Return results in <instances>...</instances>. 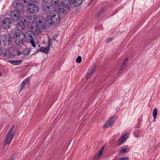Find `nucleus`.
Listing matches in <instances>:
<instances>
[{"instance_id": "nucleus-1", "label": "nucleus", "mask_w": 160, "mask_h": 160, "mask_svg": "<svg viewBox=\"0 0 160 160\" xmlns=\"http://www.w3.org/2000/svg\"><path fill=\"white\" fill-rule=\"evenodd\" d=\"M72 0H62V5L57 7L59 12L62 13L67 12L70 9V5L72 4Z\"/></svg>"}, {"instance_id": "nucleus-2", "label": "nucleus", "mask_w": 160, "mask_h": 160, "mask_svg": "<svg viewBox=\"0 0 160 160\" xmlns=\"http://www.w3.org/2000/svg\"><path fill=\"white\" fill-rule=\"evenodd\" d=\"M34 35L35 33L33 31L31 30L27 31L24 34L25 38L26 41L30 43L33 47H36V44L34 41V37H33V36H34Z\"/></svg>"}, {"instance_id": "nucleus-3", "label": "nucleus", "mask_w": 160, "mask_h": 160, "mask_svg": "<svg viewBox=\"0 0 160 160\" xmlns=\"http://www.w3.org/2000/svg\"><path fill=\"white\" fill-rule=\"evenodd\" d=\"M9 16L13 22H18L21 17L20 12L16 10H12L10 13Z\"/></svg>"}, {"instance_id": "nucleus-4", "label": "nucleus", "mask_w": 160, "mask_h": 160, "mask_svg": "<svg viewBox=\"0 0 160 160\" xmlns=\"http://www.w3.org/2000/svg\"><path fill=\"white\" fill-rule=\"evenodd\" d=\"M14 38H16V39L18 40V44H22L24 42L25 36L24 33L22 31L15 32H14Z\"/></svg>"}, {"instance_id": "nucleus-5", "label": "nucleus", "mask_w": 160, "mask_h": 160, "mask_svg": "<svg viewBox=\"0 0 160 160\" xmlns=\"http://www.w3.org/2000/svg\"><path fill=\"white\" fill-rule=\"evenodd\" d=\"M14 127V126H13L12 128L9 130L7 135L6 136L4 142L5 145H8L11 143L12 140V138L14 137L13 131Z\"/></svg>"}, {"instance_id": "nucleus-6", "label": "nucleus", "mask_w": 160, "mask_h": 160, "mask_svg": "<svg viewBox=\"0 0 160 160\" xmlns=\"http://www.w3.org/2000/svg\"><path fill=\"white\" fill-rule=\"evenodd\" d=\"M12 21L10 18H4L1 22V24L4 29H8L10 28L12 25Z\"/></svg>"}, {"instance_id": "nucleus-7", "label": "nucleus", "mask_w": 160, "mask_h": 160, "mask_svg": "<svg viewBox=\"0 0 160 160\" xmlns=\"http://www.w3.org/2000/svg\"><path fill=\"white\" fill-rule=\"evenodd\" d=\"M34 4L29 3L26 7L27 11L30 12L34 13L37 12L39 8L38 7Z\"/></svg>"}, {"instance_id": "nucleus-8", "label": "nucleus", "mask_w": 160, "mask_h": 160, "mask_svg": "<svg viewBox=\"0 0 160 160\" xmlns=\"http://www.w3.org/2000/svg\"><path fill=\"white\" fill-rule=\"evenodd\" d=\"M60 16L57 15L56 17H52L51 19H49V20H45L47 22V23L50 25H56L59 23L60 22Z\"/></svg>"}, {"instance_id": "nucleus-9", "label": "nucleus", "mask_w": 160, "mask_h": 160, "mask_svg": "<svg viewBox=\"0 0 160 160\" xmlns=\"http://www.w3.org/2000/svg\"><path fill=\"white\" fill-rule=\"evenodd\" d=\"M42 7L43 11L46 13H49L53 9L52 5L48 2H44L42 4Z\"/></svg>"}, {"instance_id": "nucleus-10", "label": "nucleus", "mask_w": 160, "mask_h": 160, "mask_svg": "<svg viewBox=\"0 0 160 160\" xmlns=\"http://www.w3.org/2000/svg\"><path fill=\"white\" fill-rule=\"evenodd\" d=\"M0 55L7 60L9 59L12 56V54L10 51L7 49L4 50L3 51L2 50V53Z\"/></svg>"}, {"instance_id": "nucleus-11", "label": "nucleus", "mask_w": 160, "mask_h": 160, "mask_svg": "<svg viewBox=\"0 0 160 160\" xmlns=\"http://www.w3.org/2000/svg\"><path fill=\"white\" fill-rule=\"evenodd\" d=\"M59 12V11H58L56 9H53V10L49 12V15L46 17L45 20L51 19V18H52V17L53 18V17H56V15L57 16H57H60Z\"/></svg>"}, {"instance_id": "nucleus-12", "label": "nucleus", "mask_w": 160, "mask_h": 160, "mask_svg": "<svg viewBox=\"0 0 160 160\" xmlns=\"http://www.w3.org/2000/svg\"><path fill=\"white\" fill-rule=\"evenodd\" d=\"M26 20H24V21H20L18 22L16 24L17 29L19 31H20L24 30L26 27Z\"/></svg>"}, {"instance_id": "nucleus-13", "label": "nucleus", "mask_w": 160, "mask_h": 160, "mask_svg": "<svg viewBox=\"0 0 160 160\" xmlns=\"http://www.w3.org/2000/svg\"><path fill=\"white\" fill-rule=\"evenodd\" d=\"M127 61L128 58H126L119 68L117 72L118 75L119 76L122 73L123 69L127 65Z\"/></svg>"}, {"instance_id": "nucleus-14", "label": "nucleus", "mask_w": 160, "mask_h": 160, "mask_svg": "<svg viewBox=\"0 0 160 160\" xmlns=\"http://www.w3.org/2000/svg\"><path fill=\"white\" fill-rule=\"evenodd\" d=\"M46 23H47V22L45 21V19L44 21H39L37 23L36 26L38 27L39 29H44L46 26Z\"/></svg>"}, {"instance_id": "nucleus-15", "label": "nucleus", "mask_w": 160, "mask_h": 160, "mask_svg": "<svg viewBox=\"0 0 160 160\" xmlns=\"http://www.w3.org/2000/svg\"><path fill=\"white\" fill-rule=\"evenodd\" d=\"M24 7L23 4L21 2H18L16 3L15 6L16 9L19 11L20 12L23 9Z\"/></svg>"}, {"instance_id": "nucleus-16", "label": "nucleus", "mask_w": 160, "mask_h": 160, "mask_svg": "<svg viewBox=\"0 0 160 160\" xmlns=\"http://www.w3.org/2000/svg\"><path fill=\"white\" fill-rule=\"evenodd\" d=\"M37 18V15L33 13L30 17H28L27 19L29 21L31 20V22L34 23L36 21Z\"/></svg>"}, {"instance_id": "nucleus-17", "label": "nucleus", "mask_w": 160, "mask_h": 160, "mask_svg": "<svg viewBox=\"0 0 160 160\" xmlns=\"http://www.w3.org/2000/svg\"><path fill=\"white\" fill-rule=\"evenodd\" d=\"M114 124V121H111L109 120L106 122L104 125L103 126V128H106L112 127Z\"/></svg>"}, {"instance_id": "nucleus-18", "label": "nucleus", "mask_w": 160, "mask_h": 160, "mask_svg": "<svg viewBox=\"0 0 160 160\" xmlns=\"http://www.w3.org/2000/svg\"><path fill=\"white\" fill-rule=\"evenodd\" d=\"M104 147H103L101 150L99 152L97 155L94 157V160H98L99 158L101 157L103 153V151L104 150Z\"/></svg>"}, {"instance_id": "nucleus-19", "label": "nucleus", "mask_w": 160, "mask_h": 160, "mask_svg": "<svg viewBox=\"0 0 160 160\" xmlns=\"http://www.w3.org/2000/svg\"><path fill=\"white\" fill-rule=\"evenodd\" d=\"M127 137V135L126 134H124L120 139L118 144V146H119L123 143L126 139Z\"/></svg>"}, {"instance_id": "nucleus-20", "label": "nucleus", "mask_w": 160, "mask_h": 160, "mask_svg": "<svg viewBox=\"0 0 160 160\" xmlns=\"http://www.w3.org/2000/svg\"><path fill=\"white\" fill-rule=\"evenodd\" d=\"M9 62H10L12 65H18L20 64L22 62V60H9Z\"/></svg>"}, {"instance_id": "nucleus-21", "label": "nucleus", "mask_w": 160, "mask_h": 160, "mask_svg": "<svg viewBox=\"0 0 160 160\" xmlns=\"http://www.w3.org/2000/svg\"><path fill=\"white\" fill-rule=\"evenodd\" d=\"M95 70V67L94 66H92L91 67L89 71L88 72L87 75L86 76V78L87 79H88L89 77H90V75H91L92 73H93L94 72Z\"/></svg>"}, {"instance_id": "nucleus-22", "label": "nucleus", "mask_w": 160, "mask_h": 160, "mask_svg": "<svg viewBox=\"0 0 160 160\" xmlns=\"http://www.w3.org/2000/svg\"><path fill=\"white\" fill-rule=\"evenodd\" d=\"M82 0H72V4H73L76 7L80 6L82 3Z\"/></svg>"}, {"instance_id": "nucleus-23", "label": "nucleus", "mask_w": 160, "mask_h": 160, "mask_svg": "<svg viewBox=\"0 0 160 160\" xmlns=\"http://www.w3.org/2000/svg\"><path fill=\"white\" fill-rule=\"evenodd\" d=\"M31 51V49L30 48H26L22 52V54L25 55H28L30 53Z\"/></svg>"}, {"instance_id": "nucleus-24", "label": "nucleus", "mask_w": 160, "mask_h": 160, "mask_svg": "<svg viewBox=\"0 0 160 160\" xmlns=\"http://www.w3.org/2000/svg\"><path fill=\"white\" fill-rule=\"evenodd\" d=\"M27 81H23L21 84L20 85V89L19 90V93H20L23 88L25 86L26 84L27 83Z\"/></svg>"}, {"instance_id": "nucleus-25", "label": "nucleus", "mask_w": 160, "mask_h": 160, "mask_svg": "<svg viewBox=\"0 0 160 160\" xmlns=\"http://www.w3.org/2000/svg\"><path fill=\"white\" fill-rule=\"evenodd\" d=\"M22 1L24 2L29 4V3H37L38 2V0H22Z\"/></svg>"}, {"instance_id": "nucleus-26", "label": "nucleus", "mask_w": 160, "mask_h": 160, "mask_svg": "<svg viewBox=\"0 0 160 160\" xmlns=\"http://www.w3.org/2000/svg\"><path fill=\"white\" fill-rule=\"evenodd\" d=\"M129 151V149L128 148H122L120 149L119 151L118 152L120 153H122L125 152H127Z\"/></svg>"}, {"instance_id": "nucleus-27", "label": "nucleus", "mask_w": 160, "mask_h": 160, "mask_svg": "<svg viewBox=\"0 0 160 160\" xmlns=\"http://www.w3.org/2000/svg\"><path fill=\"white\" fill-rule=\"evenodd\" d=\"M52 4L54 6L58 5V7L60 6L59 5L60 0H50Z\"/></svg>"}, {"instance_id": "nucleus-28", "label": "nucleus", "mask_w": 160, "mask_h": 160, "mask_svg": "<svg viewBox=\"0 0 160 160\" xmlns=\"http://www.w3.org/2000/svg\"><path fill=\"white\" fill-rule=\"evenodd\" d=\"M158 114V109L155 108L153 111L152 115L154 120H156Z\"/></svg>"}, {"instance_id": "nucleus-29", "label": "nucleus", "mask_w": 160, "mask_h": 160, "mask_svg": "<svg viewBox=\"0 0 160 160\" xmlns=\"http://www.w3.org/2000/svg\"><path fill=\"white\" fill-rule=\"evenodd\" d=\"M133 135L137 138L139 137L140 135V131L138 129H135L133 132Z\"/></svg>"}, {"instance_id": "nucleus-30", "label": "nucleus", "mask_w": 160, "mask_h": 160, "mask_svg": "<svg viewBox=\"0 0 160 160\" xmlns=\"http://www.w3.org/2000/svg\"><path fill=\"white\" fill-rule=\"evenodd\" d=\"M38 51H41L42 52L46 54L48 53H49V52H47V50L46 48L44 47H41L40 48V50H38L37 52Z\"/></svg>"}, {"instance_id": "nucleus-31", "label": "nucleus", "mask_w": 160, "mask_h": 160, "mask_svg": "<svg viewBox=\"0 0 160 160\" xmlns=\"http://www.w3.org/2000/svg\"><path fill=\"white\" fill-rule=\"evenodd\" d=\"M76 62L79 63H80L82 62V57L80 56H78L76 58Z\"/></svg>"}, {"instance_id": "nucleus-32", "label": "nucleus", "mask_w": 160, "mask_h": 160, "mask_svg": "<svg viewBox=\"0 0 160 160\" xmlns=\"http://www.w3.org/2000/svg\"><path fill=\"white\" fill-rule=\"evenodd\" d=\"M116 117L117 116L115 115H113L109 119V120H110L111 121H114V122L115 120L116 119Z\"/></svg>"}, {"instance_id": "nucleus-33", "label": "nucleus", "mask_w": 160, "mask_h": 160, "mask_svg": "<svg viewBox=\"0 0 160 160\" xmlns=\"http://www.w3.org/2000/svg\"><path fill=\"white\" fill-rule=\"evenodd\" d=\"M118 160H128V157L124 156L120 158Z\"/></svg>"}, {"instance_id": "nucleus-34", "label": "nucleus", "mask_w": 160, "mask_h": 160, "mask_svg": "<svg viewBox=\"0 0 160 160\" xmlns=\"http://www.w3.org/2000/svg\"><path fill=\"white\" fill-rule=\"evenodd\" d=\"M106 9V8L105 7L102 8L100 9V10L99 12L101 14L105 11Z\"/></svg>"}, {"instance_id": "nucleus-35", "label": "nucleus", "mask_w": 160, "mask_h": 160, "mask_svg": "<svg viewBox=\"0 0 160 160\" xmlns=\"http://www.w3.org/2000/svg\"><path fill=\"white\" fill-rule=\"evenodd\" d=\"M113 39V38H108L106 41V42L107 43L111 41Z\"/></svg>"}, {"instance_id": "nucleus-36", "label": "nucleus", "mask_w": 160, "mask_h": 160, "mask_svg": "<svg viewBox=\"0 0 160 160\" xmlns=\"http://www.w3.org/2000/svg\"><path fill=\"white\" fill-rule=\"evenodd\" d=\"M50 46H49L48 45V46L47 48H46L47 49V52H49V50L50 49Z\"/></svg>"}, {"instance_id": "nucleus-37", "label": "nucleus", "mask_w": 160, "mask_h": 160, "mask_svg": "<svg viewBox=\"0 0 160 160\" xmlns=\"http://www.w3.org/2000/svg\"><path fill=\"white\" fill-rule=\"evenodd\" d=\"M101 14V13L99 12H98L96 14V17H98Z\"/></svg>"}, {"instance_id": "nucleus-38", "label": "nucleus", "mask_w": 160, "mask_h": 160, "mask_svg": "<svg viewBox=\"0 0 160 160\" xmlns=\"http://www.w3.org/2000/svg\"><path fill=\"white\" fill-rule=\"evenodd\" d=\"M142 120V119L141 117H140V118L138 120V121L140 123L141 122Z\"/></svg>"}, {"instance_id": "nucleus-39", "label": "nucleus", "mask_w": 160, "mask_h": 160, "mask_svg": "<svg viewBox=\"0 0 160 160\" xmlns=\"http://www.w3.org/2000/svg\"><path fill=\"white\" fill-rule=\"evenodd\" d=\"M17 52V54L18 55H20L21 54V53L22 54V52H20L19 51H18V52Z\"/></svg>"}, {"instance_id": "nucleus-40", "label": "nucleus", "mask_w": 160, "mask_h": 160, "mask_svg": "<svg viewBox=\"0 0 160 160\" xmlns=\"http://www.w3.org/2000/svg\"><path fill=\"white\" fill-rule=\"evenodd\" d=\"M51 41L50 38H48V43H50V42H51Z\"/></svg>"}, {"instance_id": "nucleus-41", "label": "nucleus", "mask_w": 160, "mask_h": 160, "mask_svg": "<svg viewBox=\"0 0 160 160\" xmlns=\"http://www.w3.org/2000/svg\"><path fill=\"white\" fill-rule=\"evenodd\" d=\"M52 43H51V42H50V43H49V44H48V45L50 47H52Z\"/></svg>"}, {"instance_id": "nucleus-42", "label": "nucleus", "mask_w": 160, "mask_h": 160, "mask_svg": "<svg viewBox=\"0 0 160 160\" xmlns=\"http://www.w3.org/2000/svg\"><path fill=\"white\" fill-rule=\"evenodd\" d=\"M30 79L29 78V77H28L27 78H26L24 80H30Z\"/></svg>"}, {"instance_id": "nucleus-43", "label": "nucleus", "mask_w": 160, "mask_h": 160, "mask_svg": "<svg viewBox=\"0 0 160 160\" xmlns=\"http://www.w3.org/2000/svg\"><path fill=\"white\" fill-rule=\"evenodd\" d=\"M2 49H0V54L2 53Z\"/></svg>"}, {"instance_id": "nucleus-44", "label": "nucleus", "mask_w": 160, "mask_h": 160, "mask_svg": "<svg viewBox=\"0 0 160 160\" xmlns=\"http://www.w3.org/2000/svg\"><path fill=\"white\" fill-rule=\"evenodd\" d=\"M155 120H154H154H153V122H155Z\"/></svg>"}, {"instance_id": "nucleus-45", "label": "nucleus", "mask_w": 160, "mask_h": 160, "mask_svg": "<svg viewBox=\"0 0 160 160\" xmlns=\"http://www.w3.org/2000/svg\"><path fill=\"white\" fill-rule=\"evenodd\" d=\"M8 160H12V159H9Z\"/></svg>"}, {"instance_id": "nucleus-46", "label": "nucleus", "mask_w": 160, "mask_h": 160, "mask_svg": "<svg viewBox=\"0 0 160 160\" xmlns=\"http://www.w3.org/2000/svg\"><path fill=\"white\" fill-rule=\"evenodd\" d=\"M1 75V73L0 72V76Z\"/></svg>"}]
</instances>
